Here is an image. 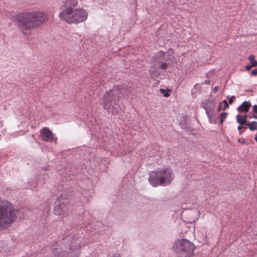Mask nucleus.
Listing matches in <instances>:
<instances>
[{
	"label": "nucleus",
	"mask_w": 257,
	"mask_h": 257,
	"mask_svg": "<svg viewBox=\"0 0 257 257\" xmlns=\"http://www.w3.org/2000/svg\"><path fill=\"white\" fill-rule=\"evenodd\" d=\"M82 237L77 235H69L63 238L56 247L52 248V253L56 257H63L67 255L68 257H78L80 248L84 246L81 243Z\"/></svg>",
	"instance_id": "obj_1"
},
{
	"label": "nucleus",
	"mask_w": 257,
	"mask_h": 257,
	"mask_svg": "<svg viewBox=\"0 0 257 257\" xmlns=\"http://www.w3.org/2000/svg\"><path fill=\"white\" fill-rule=\"evenodd\" d=\"M122 88L119 86L114 87L112 89L106 92L103 95L101 104L103 108L112 114L118 113L120 109L119 105L116 103L121 97L120 94Z\"/></svg>",
	"instance_id": "obj_2"
},
{
	"label": "nucleus",
	"mask_w": 257,
	"mask_h": 257,
	"mask_svg": "<svg viewBox=\"0 0 257 257\" xmlns=\"http://www.w3.org/2000/svg\"><path fill=\"white\" fill-rule=\"evenodd\" d=\"M17 217L14 205L7 200H0V230L9 227Z\"/></svg>",
	"instance_id": "obj_3"
},
{
	"label": "nucleus",
	"mask_w": 257,
	"mask_h": 257,
	"mask_svg": "<svg viewBox=\"0 0 257 257\" xmlns=\"http://www.w3.org/2000/svg\"><path fill=\"white\" fill-rule=\"evenodd\" d=\"M173 179L174 175L171 168H163L150 172L149 182L153 187H156L168 185Z\"/></svg>",
	"instance_id": "obj_4"
},
{
	"label": "nucleus",
	"mask_w": 257,
	"mask_h": 257,
	"mask_svg": "<svg viewBox=\"0 0 257 257\" xmlns=\"http://www.w3.org/2000/svg\"><path fill=\"white\" fill-rule=\"evenodd\" d=\"M19 25L25 29L35 28L46 21L47 16L42 12L24 13L17 16Z\"/></svg>",
	"instance_id": "obj_5"
},
{
	"label": "nucleus",
	"mask_w": 257,
	"mask_h": 257,
	"mask_svg": "<svg viewBox=\"0 0 257 257\" xmlns=\"http://www.w3.org/2000/svg\"><path fill=\"white\" fill-rule=\"evenodd\" d=\"M87 12L81 9L67 8L64 9L59 14L61 20L68 23L78 24L85 21L87 18Z\"/></svg>",
	"instance_id": "obj_6"
},
{
	"label": "nucleus",
	"mask_w": 257,
	"mask_h": 257,
	"mask_svg": "<svg viewBox=\"0 0 257 257\" xmlns=\"http://www.w3.org/2000/svg\"><path fill=\"white\" fill-rule=\"evenodd\" d=\"M172 249L179 257H191L194 254L195 246L188 240L183 238L176 240Z\"/></svg>",
	"instance_id": "obj_7"
},
{
	"label": "nucleus",
	"mask_w": 257,
	"mask_h": 257,
	"mask_svg": "<svg viewBox=\"0 0 257 257\" xmlns=\"http://www.w3.org/2000/svg\"><path fill=\"white\" fill-rule=\"evenodd\" d=\"M167 54L166 52H159L154 57L153 65L150 69V75L153 78L160 75V69L164 70L168 67L166 58Z\"/></svg>",
	"instance_id": "obj_8"
},
{
	"label": "nucleus",
	"mask_w": 257,
	"mask_h": 257,
	"mask_svg": "<svg viewBox=\"0 0 257 257\" xmlns=\"http://www.w3.org/2000/svg\"><path fill=\"white\" fill-rule=\"evenodd\" d=\"M69 194H61L57 198L55 202L54 209V213L55 215H62L68 210L67 205L69 203Z\"/></svg>",
	"instance_id": "obj_9"
},
{
	"label": "nucleus",
	"mask_w": 257,
	"mask_h": 257,
	"mask_svg": "<svg viewBox=\"0 0 257 257\" xmlns=\"http://www.w3.org/2000/svg\"><path fill=\"white\" fill-rule=\"evenodd\" d=\"M201 104L203 108L206 110V114L207 115L209 120L211 121V114L210 112L215 107V102L212 100L207 99L204 100Z\"/></svg>",
	"instance_id": "obj_10"
},
{
	"label": "nucleus",
	"mask_w": 257,
	"mask_h": 257,
	"mask_svg": "<svg viewBox=\"0 0 257 257\" xmlns=\"http://www.w3.org/2000/svg\"><path fill=\"white\" fill-rule=\"evenodd\" d=\"M41 136L44 141L52 142L54 139V135L48 127H45L41 129Z\"/></svg>",
	"instance_id": "obj_11"
},
{
	"label": "nucleus",
	"mask_w": 257,
	"mask_h": 257,
	"mask_svg": "<svg viewBox=\"0 0 257 257\" xmlns=\"http://www.w3.org/2000/svg\"><path fill=\"white\" fill-rule=\"evenodd\" d=\"M250 106V102L249 101H245L238 107L237 110L239 111L247 112L249 109Z\"/></svg>",
	"instance_id": "obj_12"
},
{
	"label": "nucleus",
	"mask_w": 257,
	"mask_h": 257,
	"mask_svg": "<svg viewBox=\"0 0 257 257\" xmlns=\"http://www.w3.org/2000/svg\"><path fill=\"white\" fill-rule=\"evenodd\" d=\"M247 118V115L240 116L239 114L236 115L237 122L241 125H246V119Z\"/></svg>",
	"instance_id": "obj_13"
},
{
	"label": "nucleus",
	"mask_w": 257,
	"mask_h": 257,
	"mask_svg": "<svg viewBox=\"0 0 257 257\" xmlns=\"http://www.w3.org/2000/svg\"><path fill=\"white\" fill-rule=\"evenodd\" d=\"M77 5V1L76 0H65L64 2V6L65 8H72L75 7Z\"/></svg>",
	"instance_id": "obj_14"
},
{
	"label": "nucleus",
	"mask_w": 257,
	"mask_h": 257,
	"mask_svg": "<svg viewBox=\"0 0 257 257\" xmlns=\"http://www.w3.org/2000/svg\"><path fill=\"white\" fill-rule=\"evenodd\" d=\"M246 125L248 126L249 130L251 131H257V122L255 121L247 123Z\"/></svg>",
	"instance_id": "obj_15"
},
{
	"label": "nucleus",
	"mask_w": 257,
	"mask_h": 257,
	"mask_svg": "<svg viewBox=\"0 0 257 257\" xmlns=\"http://www.w3.org/2000/svg\"><path fill=\"white\" fill-rule=\"evenodd\" d=\"M248 59L249 60L252 66L255 67L257 65V61L255 59L254 55H250L248 57Z\"/></svg>",
	"instance_id": "obj_16"
},
{
	"label": "nucleus",
	"mask_w": 257,
	"mask_h": 257,
	"mask_svg": "<svg viewBox=\"0 0 257 257\" xmlns=\"http://www.w3.org/2000/svg\"><path fill=\"white\" fill-rule=\"evenodd\" d=\"M227 115V113L226 112H222L220 115V123L222 124L224 120L226 119V116Z\"/></svg>",
	"instance_id": "obj_17"
},
{
	"label": "nucleus",
	"mask_w": 257,
	"mask_h": 257,
	"mask_svg": "<svg viewBox=\"0 0 257 257\" xmlns=\"http://www.w3.org/2000/svg\"><path fill=\"white\" fill-rule=\"evenodd\" d=\"M161 92L163 94L164 97H167L170 96V93L168 91H166L164 89H160Z\"/></svg>",
	"instance_id": "obj_18"
},
{
	"label": "nucleus",
	"mask_w": 257,
	"mask_h": 257,
	"mask_svg": "<svg viewBox=\"0 0 257 257\" xmlns=\"http://www.w3.org/2000/svg\"><path fill=\"white\" fill-rule=\"evenodd\" d=\"M222 103L224 104V108H223V110H225V109L229 107V105L225 100H224L222 101Z\"/></svg>",
	"instance_id": "obj_19"
},
{
	"label": "nucleus",
	"mask_w": 257,
	"mask_h": 257,
	"mask_svg": "<svg viewBox=\"0 0 257 257\" xmlns=\"http://www.w3.org/2000/svg\"><path fill=\"white\" fill-rule=\"evenodd\" d=\"M235 96H231L229 98V101H228L229 104H231L233 102L234 100L235 99Z\"/></svg>",
	"instance_id": "obj_20"
},
{
	"label": "nucleus",
	"mask_w": 257,
	"mask_h": 257,
	"mask_svg": "<svg viewBox=\"0 0 257 257\" xmlns=\"http://www.w3.org/2000/svg\"><path fill=\"white\" fill-rule=\"evenodd\" d=\"M123 90L125 91V93L127 96H129V95L133 96L134 95L133 93H132L131 91H129L128 89L125 90V89H124Z\"/></svg>",
	"instance_id": "obj_21"
},
{
	"label": "nucleus",
	"mask_w": 257,
	"mask_h": 257,
	"mask_svg": "<svg viewBox=\"0 0 257 257\" xmlns=\"http://www.w3.org/2000/svg\"><path fill=\"white\" fill-rule=\"evenodd\" d=\"M251 74L254 76L257 75V68L251 71Z\"/></svg>",
	"instance_id": "obj_22"
},
{
	"label": "nucleus",
	"mask_w": 257,
	"mask_h": 257,
	"mask_svg": "<svg viewBox=\"0 0 257 257\" xmlns=\"http://www.w3.org/2000/svg\"><path fill=\"white\" fill-rule=\"evenodd\" d=\"M254 113H257V105H254L252 107Z\"/></svg>",
	"instance_id": "obj_23"
},
{
	"label": "nucleus",
	"mask_w": 257,
	"mask_h": 257,
	"mask_svg": "<svg viewBox=\"0 0 257 257\" xmlns=\"http://www.w3.org/2000/svg\"><path fill=\"white\" fill-rule=\"evenodd\" d=\"M252 67H253V66H252V65H246L245 66V69L247 70H249Z\"/></svg>",
	"instance_id": "obj_24"
},
{
	"label": "nucleus",
	"mask_w": 257,
	"mask_h": 257,
	"mask_svg": "<svg viewBox=\"0 0 257 257\" xmlns=\"http://www.w3.org/2000/svg\"><path fill=\"white\" fill-rule=\"evenodd\" d=\"M213 116V115L211 114V121L209 120V121L211 122V123H215V121L214 120V119L212 118Z\"/></svg>",
	"instance_id": "obj_25"
},
{
	"label": "nucleus",
	"mask_w": 257,
	"mask_h": 257,
	"mask_svg": "<svg viewBox=\"0 0 257 257\" xmlns=\"http://www.w3.org/2000/svg\"><path fill=\"white\" fill-rule=\"evenodd\" d=\"M243 127V126H242V125L240 124V125L238 126L237 129L239 131H240Z\"/></svg>",
	"instance_id": "obj_26"
},
{
	"label": "nucleus",
	"mask_w": 257,
	"mask_h": 257,
	"mask_svg": "<svg viewBox=\"0 0 257 257\" xmlns=\"http://www.w3.org/2000/svg\"><path fill=\"white\" fill-rule=\"evenodd\" d=\"M112 257H121V255L120 254L116 253L115 254H114Z\"/></svg>",
	"instance_id": "obj_27"
},
{
	"label": "nucleus",
	"mask_w": 257,
	"mask_h": 257,
	"mask_svg": "<svg viewBox=\"0 0 257 257\" xmlns=\"http://www.w3.org/2000/svg\"><path fill=\"white\" fill-rule=\"evenodd\" d=\"M218 86L215 87L214 89H213V91L214 92H216L218 90Z\"/></svg>",
	"instance_id": "obj_28"
},
{
	"label": "nucleus",
	"mask_w": 257,
	"mask_h": 257,
	"mask_svg": "<svg viewBox=\"0 0 257 257\" xmlns=\"http://www.w3.org/2000/svg\"><path fill=\"white\" fill-rule=\"evenodd\" d=\"M221 104H222V103H220L219 107H218V111H219L221 110Z\"/></svg>",
	"instance_id": "obj_29"
},
{
	"label": "nucleus",
	"mask_w": 257,
	"mask_h": 257,
	"mask_svg": "<svg viewBox=\"0 0 257 257\" xmlns=\"http://www.w3.org/2000/svg\"><path fill=\"white\" fill-rule=\"evenodd\" d=\"M251 117L256 118H257V115L256 114V113H254V114H253V115H251Z\"/></svg>",
	"instance_id": "obj_30"
},
{
	"label": "nucleus",
	"mask_w": 257,
	"mask_h": 257,
	"mask_svg": "<svg viewBox=\"0 0 257 257\" xmlns=\"http://www.w3.org/2000/svg\"><path fill=\"white\" fill-rule=\"evenodd\" d=\"M37 188V187L35 186H31L30 187V189H32V190H34L35 189Z\"/></svg>",
	"instance_id": "obj_31"
},
{
	"label": "nucleus",
	"mask_w": 257,
	"mask_h": 257,
	"mask_svg": "<svg viewBox=\"0 0 257 257\" xmlns=\"http://www.w3.org/2000/svg\"><path fill=\"white\" fill-rule=\"evenodd\" d=\"M254 140H255V141L257 142V134H256V135L254 136Z\"/></svg>",
	"instance_id": "obj_32"
},
{
	"label": "nucleus",
	"mask_w": 257,
	"mask_h": 257,
	"mask_svg": "<svg viewBox=\"0 0 257 257\" xmlns=\"http://www.w3.org/2000/svg\"><path fill=\"white\" fill-rule=\"evenodd\" d=\"M205 83L207 84H209L210 83V81H205Z\"/></svg>",
	"instance_id": "obj_33"
},
{
	"label": "nucleus",
	"mask_w": 257,
	"mask_h": 257,
	"mask_svg": "<svg viewBox=\"0 0 257 257\" xmlns=\"http://www.w3.org/2000/svg\"><path fill=\"white\" fill-rule=\"evenodd\" d=\"M247 127L246 126H243V127L242 128L243 129H246Z\"/></svg>",
	"instance_id": "obj_34"
}]
</instances>
